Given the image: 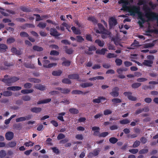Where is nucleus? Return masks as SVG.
Segmentation results:
<instances>
[{"instance_id": "f257e3e1", "label": "nucleus", "mask_w": 158, "mask_h": 158, "mask_svg": "<svg viewBox=\"0 0 158 158\" xmlns=\"http://www.w3.org/2000/svg\"><path fill=\"white\" fill-rule=\"evenodd\" d=\"M119 4H123V8L120 9L121 10H124L129 12L131 15L135 16L136 14L138 15L139 18L140 20L139 21L138 23L140 26H143V24L146 20L143 17V15L140 11V8L139 6H127L128 2L126 0H120L118 2Z\"/></svg>"}, {"instance_id": "f03ea898", "label": "nucleus", "mask_w": 158, "mask_h": 158, "mask_svg": "<svg viewBox=\"0 0 158 158\" xmlns=\"http://www.w3.org/2000/svg\"><path fill=\"white\" fill-rule=\"evenodd\" d=\"M143 9L145 11V16L147 18V21H148L155 16V14L150 11V9L147 6H144Z\"/></svg>"}, {"instance_id": "7ed1b4c3", "label": "nucleus", "mask_w": 158, "mask_h": 158, "mask_svg": "<svg viewBox=\"0 0 158 158\" xmlns=\"http://www.w3.org/2000/svg\"><path fill=\"white\" fill-rule=\"evenodd\" d=\"M147 60H144L143 62V65L148 67H151L153 63V60L154 59L152 55H148L147 57Z\"/></svg>"}, {"instance_id": "20e7f679", "label": "nucleus", "mask_w": 158, "mask_h": 158, "mask_svg": "<svg viewBox=\"0 0 158 158\" xmlns=\"http://www.w3.org/2000/svg\"><path fill=\"white\" fill-rule=\"evenodd\" d=\"M127 69L125 68H120L117 70V72L119 74L118 77L121 79H123L125 77V76L122 75L123 72L126 71Z\"/></svg>"}, {"instance_id": "39448f33", "label": "nucleus", "mask_w": 158, "mask_h": 158, "mask_svg": "<svg viewBox=\"0 0 158 158\" xmlns=\"http://www.w3.org/2000/svg\"><path fill=\"white\" fill-rule=\"evenodd\" d=\"M124 95L126 97H127L131 101H135L137 99L135 97L132 95V93L130 92H126L123 93Z\"/></svg>"}, {"instance_id": "423d86ee", "label": "nucleus", "mask_w": 158, "mask_h": 158, "mask_svg": "<svg viewBox=\"0 0 158 158\" xmlns=\"http://www.w3.org/2000/svg\"><path fill=\"white\" fill-rule=\"evenodd\" d=\"M119 88L117 87L114 88L112 89V91L110 93V94L113 97H117L119 95Z\"/></svg>"}, {"instance_id": "0eeeda50", "label": "nucleus", "mask_w": 158, "mask_h": 158, "mask_svg": "<svg viewBox=\"0 0 158 158\" xmlns=\"http://www.w3.org/2000/svg\"><path fill=\"white\" fill-rule=\"evenodd\" d=\"M13 137L14 133L12 132H7L5 134L6 139L8 140H11Z\"/></svg>"}, {"instance_id": "6e6552de", "label": "nucleus", "mask_w": 158, "mask_h": 158, "mask_svg": "<svg viewBox=\"0 0 158 158\" xmlns=\"http://www.w3.org/2000/svg\"><path fill=\"white\" fill-rule=\"evenodd\" d=\"M101 33L102 34L101 37L103 39H105L110 36V32L107 30L103 31Z\"/></svg>"}, {"instance_id": "1a4fd4ad", "label": "nucleus", "mask_w": 158, "mask_h": 158, "mask_svg": "<svg viewBox=\"0 0 158 158\" xmlns=\"http://www.w3.org/2000/svg\"><path fill=\"white\" fill-rule=\"evenodd\" d=\"M50 34L51 35L55 36H58L60 35V34L58 33L56 30L53 28L50 29Z\"/></svg>"}, {"instance_id": "9d476101", "label": "nucleus", "mask_w": 158, "mask_h": 158, "mask_svg": "<svg viewBox=\"0 0 158 158\" xmlns=\"http://www.w3.org/2000/svg\"><path fill=\"white\" fill-rule=\"evenodd\" d=\"M56 89L61 91V93L64 94H68L70 92L71 90L69 89L66 88H57Z\"/></svg>"}, {"instance_id": "9b49d317", "label": "nucleus", "mask_w": 158, "mask_h": 158, "mask_svg": "<svg viewBox=\"0 0 158 158\" xmlns=\"http://www.w3.org/2000/svg\"><path fill=\"white\" fill-rule=\"evenodd\" d=\"M92 130L93 131H94V135L98 136L100 134L99 130L100 128L97 127H94L92 128Z\"/></svg>"}, {"instance_id": "f8f14e48", "label": "nucleus", "mask_w": 158, "mask_h": 158, "mask_svg": "<svg viewBox=\"0 0 158 158\" xmlns=\"http://www.w3.org/2000/svg\"><path fill=\"white\" fill-rule=\"evenodd\" d=\"M98 28L100 30V31L98 30L95 29V30L96 32L97 33H100L101 32H102L103 31L105 30H106L105 29L103 26L100 23L98 24Z\"/></svg>"}, {"instance_id": "ddd939ff", "label": "nucleus", "mask_w": 158, "mask_h": 158, "mask_svg": "<svg viewBox=\"0 0 158 158\" xmlns=\"http://www.w3.org/2000/svg\"><path fill=\"white\" fill-rule=\"evenodd\" d=\"M8 49L7 46L3 44H0V52H5Z\"/></svg>"}, {"instance_id": "4468645a", "label": "nucleus", "mask_w": 158, "mask_h": 158, "mask_svg": "<svg viewBox=\"0 0 158 158\" xmlns=\"http://www.w3.org/2000/svg\"><path fill=\"white\" fill-rule=\"evenodd\" d=\"M93 85V84L91 82H85L82 83L80 85V86L83 88H85L88 87H91Z\"/></svg>"}, {"instance_id": "2eb2a0df", "label": "nucleus", "mask_w": 158, "mask_h": 158, "mask_svg": "<svg viewBox=\"0 0 158 158\" xmlns=\"http://www.w3.org/2000/svg\"><path fill=\"white\" fill-rule=\"evenodd\" d=\"M7 75H5L4 78L2 80V81L7 84L12 83L11 78H7Z\"/></svg>"}, {"instance_id": "dca6fc26", "label": "nucleus", "mask_w": 158, "mask_h": 158, "mask_svg": "<svg viewBox=\"0 0 158 158\" xmlns=\"http://www.w3.org/2000/svg\"><path fill=\"white\" fill-rule=\"evenodd\" d=\"M11 51L12 52L17 55H19L22 53V52L21 51L17 50L16 48L14 47L12 48L11 49Z\"/></svg>"}, {"instance_id": "f3484780", "label": "nucleus", "mask_w": 158, "mask_h": 158, "mask_svg": "<svg viewBox=\"0 0 158 158\" xmlns=\"http://www.w3.org/2000/svg\"><path fill=\"white\" fill-rule=\"evenodd\" d=\"M42 109L40 107H34L31 109V111L35 113H39L41 111Z\"/></svg>"}, {"instance_id": "a211bd4d", "label": "nucleus", "mask_w": 158, "mask_h": 158, "mask_svg": "<svg viewBox=\"0 0 158 158\" xmlns=\"http://www.w3.org/2000/svg\"><path fill=\"white\" fill-rule=\"evenodd\" d=\"M106 98L103 97H99L98 98L93 100V102L95 103H99L101 102L102 100H106Z\"/></svg>"}, {"instance_id": "6ab92c4d", "label": "nucleus", "mask_w": 158, "mask_h": 158, "mask_svg": "<svg viewBox=\"0 0 158 158\" xmlns=\"http://www.w3.org/2000/svg\"><path fill=\"white\" fill-rule=\"evenodd\" d=\"M113 103V104L114 106H115L117 105V103H120L122 102L121 100L118 98H114L113 99L111 100Z\"/></svg>"}, {"instance_id": "aec40b11", "label": "nucleus", "mask_w": 158, "mask_h": 158, "mask_svg": "<svg viewBox=\"0 0 158 158\" xmlns=\"http://www.w3.org/2000/svg\"><path fill=\"white\" fill-rule=\"evenodd\" d=\"M34 87L37 89L43 91L45 89V87L44 85L40 84H37L34 86Z\"/></svg>"}, {"instance_id": "412c9836", "label": "nucleus", "mask_w": 158, "mask_h": 158, "mask_svg": "<svg viewBox=\"0 0 158 158\" xmlns=\"http://www.w3.org/2000/svg\"><path fill=\"white\" fill-rule=\"evenodd\" d=\"M107 51V49L105 48H102L101 50H97L96 51V53L97 54L104 55L105 53V52Z\"/></svg>"}, {"instance_id": "4be33fe9", "label": "nucleus", "mask_w": 158, "mask_h": 158, "mask_svg": "<svg viewBox=\"0 0 158 158\" xmlns=\"http://www.w3.org/2000/svg\"><path fill=\"white\" fill-rule=\"evenodd\" d=\"M71 29L73 32L76 35H80L81 34V31L80 30L77 29L75 27H73Z\"/></svg>"}, {"instance_id": "5701e85b", "label": "nucleus", "mask_w": 158, "mask_h": 158, "mask_svg": "<svg viewBox=\"0 0 158 158\" xmlns=\"http://www.w3.org/2000/svg\"><path fill=\"white\" fill-rule=\"evenodd\" d=\"M62 60H64L62 63V65L65 66H69L70 65V62L69 61L66 60L64 58H62Z\"/></svg>"}, {"instance_id": "b1692460", "label": "nucleus", "mask_w": 158, "mask_h": 158, "mask_svg": "<svg viewBox=\"0 0 158 158\" xmlns=\"http://www.w3.org/2000/svg\"><path fill=\"white\" fill-rule=\"evenodd\" d=\"M68 77L72 79H78L79 78V75L77 74H73L68 76Z\"/></svg>"}, {"instance_id": "393cba45", "label": "nucleus", "mask_w": 158, "mask_h": 158, "mask_svg": "<svg viewBox=\"0 0 158 158\" xmlns=\"http://www.w3.org/2000/svg\"><path fill=\"white\" fill-rule=\"evenodd\" d=\"M69 112L72 114H76L79 113L78 110L75 108H71L69 110Z\"/></svg>"}, {"instance_id": "a878e982", "label": "nucleus", "mask_w": 158, "mask_h": 158, "mask_svg": "<svg viewBox=\"0 0 158 158\" xmlns=\"http://www.w3.org/2000/svg\"><path fill=\"white\" fill-rule=\"evenodd\" d=\"M109 23L110 25L114 26L117 24V21L114 18H111L109 20Z\"/></svg>"}, {"instance_id": "bb28decb", "label": "nucleus", "mask_w": 158, "mask_h": 158, "mask_svg": "<svg viewBox=\"0 0 158 158\" xmlns=\"http://www.w3.org/2000/svg\"><path fill=\"white\" fill-rule=\"evenodd\" d=\"M62 72L60 70L54 71L52 72V75L53 76H60L62 73Z\"/></svg>"}, {"instance_id": "cd10ccee", "label": "nucleus", "mask_w": 158, "mask_h": 158, "mask_svg": "<svg viewBox=\"0 0 158 158\" xmlns=\"http://www.w3.org/2000/svg\"><path fill=\"white\" fill-rule=\"evenodd\" d=\"M15 41V39L14 37H10L7 39L6 42L7 44H10L14 43Z\"/></svg>"}, {"instance_id": "c85d7f7f", "label": "nucleus", "mask_w": 158, "mask_h": 158, "mask_svg": "<svg viewBox=\"0 0 158 158\" xmlns=\"http://www.w3.org/2000/svg\"><path fill=\"white\" fill-rule=\"evenodd\" d=\"M33 49L35 51H37L38 52L41 51L43 50V48L37 45H35L33 46Z\"/></svg>"}, {"instance_id": "c756f323", "label": "nucleus", "mask_w": 158, "mask_h": 158, "mask_svg": "<svg viewBox=\"0 0 158 158\" xmlns=\"http://www.w3.org/2000/svg\"><path fill=\"white\" fill-rule=\"evenodd\" d=\"M65 114V112H61L59 113V116L57 117V118L62 121H64V120L63 116Z\"/></svg>"}, {"instance_id": "7c9ffc66", "label": "nucleus", "mask_w": 158, "mask_h": 158, "mask_svg": "<svg viewBox=\"0 0 158 158\" xmlns=\"http://www.w3.org/2000/svg\"><path fill=\"white\" fill-rule=\"evenodd\" d=\"M33 89H23L21 91V93L23 94H28L33 92Z\"/></svg>"}, {"instance_id": "2f4dec72", "label": "nucleus", "mask_w": 158, "mask_h": 158, "mask_svg": "<svg viewBox=\"0 0 158 158\" xmlns=\"http://www.w3.org/2000/svg\"><path fill=\"white\" fill-rule=\"evenodd\" d=\"M16 143L15 141H12L9 142L7 144V146L8 147L13 148L16 146Z\"/></svg>"}, {"instance_id": "473e14b6", "label": "nucleus", "mask_w": 158, "mask_h": 158, "mask_svg": "<svg viewBox=\"0 0 158 158\" xmlns=\"http://www.w3.org/2000/svg\"><path fill=\"white\" fill-rule=\"evenodd\" d=\"M95 42L100 47H102L104 44V41H101L99 40H96L95 41Z\"/></svg>"}, {"instance_id": "72a5a7b5", "label": "nucleus", "mask_w": 158, "mask_h": 158, "mask_svg": "<svg viewBox=\"0 0 158 158\" xmlns=\"http://www.w3.org/2000/svg\"><path fill=\"white\" fill-rule=\"evenodd\" d=\"M46 23L43 22H40L37 25V26L41 28L44 29L46 27Z\"/></svg>"}, {"instance_id": "f704fd0d", "label": "nucleus", "mask_w": 158, "mask_h": 158, "mask_svg": "<svg viewBox=\"0 0 158 158\" xmlns=\"http://www.w3.org/2000/svg\"><path fill=\"white\" fill-rule=\"evenodd\" d=\"M28 81L30 82H33L34 83H39L40 80L38 79L34 78H30L28 79Z\"/></svg>"}, {"instance_id": "c9c22d12", "label": "nucleus", "mask_w": 158, "mask_h": 158, "mask_svg": "<svg viewBox=\"0 0 158 158\" xmlns=\"http://www.w3.org/2000/svg\"><path fill=\"white\" fill-rule=\"evenodd\" d=\"M64 48L65 49V52L67 53L71 54L73 53V50L72 48H67V47L66 46L64 47Z\"/></svg>"}, {"instance_id": "e433bc0d", "label": "nucleus", "mask_w": 158, "mask_h": 158, "mask_svg": "<svg viewBox=\"0 0 158 158\" xmlns=\"http://www.w3.org/2000/svg\"><path fill=\"white\" fill-rule=\"evenodd\" d=\"M115 62L116 63V64L118 66L121 65L123 62L122 60L120 59H116L115 60Z\"/></svg>"}, {"instance_id": "4c0bfd02", "label": "nucleus", "mask_w": 158, "mask_h": 158, "mask_svg": "<svg viewBox=\"0 0 158 158\" xmlns=\"http://www.w3.org/2000/svg\"><path fill=\"white\" fill-rule=\"evenodd\" d=\"M130 121L128 119H124L120 121V123L122 124H126L130 123Z\"/></svg>"}, {"instance_id": "58836bf2", "label": "nucleus", "mask_w": 158, "mask_h": 158, "mask_svg": "<svg viewBox=\"0 0 158 158\" xmlns=\"http://www.w3.org/2000/svg\"><path fill=\"white\" fill-rule=\"evenodd\" d=\"M12 92L8 91H6L3 92V96H10L12 95Z\"/></svg>"}, {"instance_id": "ea45409f", "label": "nucleus", "mask_w": 158, "mask_h": 158, "mask_svg": "<svg viewBox=\"0 0 158 158\" xmlns=\"http://www.w3.org/2000/svg\"><path fill=\"white\" fill-rule=\"evenodd\" d=\"M100 151V149L99 148L95 149L93 151L94 156H95L98 155Z\"/></svg>"}, {"instance_id": "a19ab883", "label": "nucleus", "mask_w": 158, "mask_h": 158, "mask_svg": "<svg viewBox=\"0 0 158 158\" xmlns=\"http://www.w3.org/2000/svg\"><path fill=\"white\" fill-rule=\"evenodd\" d=\"M109 140L111 143L113 144L116 143L118 140L117 138L114 137L110 138Z\"/></svg>"}, {"instance_id": "79ce46f5", "label": "nucleus", "mask_w": 158, "mask_h": 158, "mask_svg": "<svg viewBox=\"0 0 158 158\" xmlns=\"http://www.w3.org/2000/svg\"><path fill=\"white\" fill-rule=\"evenodd\" d=\"M112 111L111 110L107 109L104 110L103 111V114L105 115H107L111 114Z\"/></svg>"}, {"instance_id": "37998d69", "label": "nucleus", "mask_w": 158, "mask_h": 158, "mask_svg": "<svg viewBox=\"0 0 158 158\" xmlns=\"http://www.w3.org/2000/svg\"><path fill=\"white\" fill-rule=\"evenodd\" d=\"M141 85V84L139 83H135L131 85V87L133 88H137Z\"/></svg>"}, {"instance_id": "c03bdc74", "label": "nucleus", "mask_w": 158, "mask_h": 158, "mask_svg": "<svg viewBox=\"0 0 158 158\" xmlns=\"http://www.w3.org/2000/svg\"><path fill=\"white\" fill-rule=\"evenodd\" d=\"M24 66L27 68L33 69L34 68V65L30 63H25L24 64Z\"/></svg>"}, {"instance_id": "a18cd8bd", "label": "nucleus", "mask_w": 158, "mask_h": 158, "mask_svg": "<svg viewBox=\"0 0 158 158\" xmlns=\"http://www.w3.org/2000/svg\"><path fill=\"white\" fill-rule=\"evenodd\" d=\"M22 99L24 101H29L31 99L30 96L28 95H25L22 97Z\"/></svg>"}, {"instance_id": "49530a36", "label": "nucleus", "mask_w": 158, "mask_h": 158, "mask_svg": "<svg viewBox=\"0 0 158 158\" xmlns=\"http://www.w3.org/2000/svg\"><path fill=\"white\" fill-rule=\"evenodd\" d=\"M50 62V61L48 60H44L43 61V65L44 67L48 68V64Z\"/></svg>"}, {"instance_id": "de8ad7c7", "label": "nucleus", "mask_w": 158, "mask_h": 158, "mask_svg": "<svg viewBox=\"0 0 158 158\" xmlns=\"http://www.w3.org/2000/svg\"><path fill=\"white\" fill-rule=\"evenodd\" d=\"M72 93L73 94H83V92L82 91L78 90H73L72 92Z\"/></svg>"}, {"instance_id": "09e8293b", "label": "nucleus", "mask_w": 158, "mask_h": 158, "mask_svg": "<svg viewBox=\"0 0 158 158\" xmlns=\"http://www.w3.org/2000/svg\"><path fill=\"white\" fill-rule=\"evenodd\" d=\"M26 120L25 117H22L16 119V121L17 122L23 121Z\"/></svg>"}, {"instance_id": "8fccbe9b", "label": "nucleus", "mask_w": 158, "mask_h": 158, "mask_svg": "<svg viewBox=\"0 0 158 158\" xmlns=\"http://www.w3.org/2000/svg\"><path fill=\"white\" fill-rule=\"evenodd\" d=\"M117 56V55H115L114 53H109L107 55V57L108 58L116 57Z\"/></svg>"}, {"instance_id": "3c124183", "label": "nucleus", "mask_w": 158, "mask_h": 158, "mask_svg": "<svg viewBox=\"0 0 158 158\" xmlns=\"http://www.w3.org/2000/svg\"><path fill=\"white\" fill-rule=\"evenodd\" d=\"M65 137V136L62 133H60L58 135L57 137V139L58 140H60L64 138Z\"/></svg>"}, {"instance_id": "603ef678", "label": "nucleus", "mask_w": 158, "mask_h": 158, "mask_svg": "<svg viewBox=\"0 0 158 158\" xmlns=\"http://www.w3.org/2000/svg\"><path fill=\"white\" fill-rule=\"evenodd\" d=\"M20 36L23 37H27L29 36L28 34L25 32H21L20 33Z\"/></svg>"}, {"instance_id": "864d4df0", "label": "nucleus", "mask_w": 158, "mask_h": 158, "mask_svg": "<svg viewBox=\"0 0 158 158\" xmlns=\"http://www.w3.org/2000/svg\"><path fill=\"white\" fill-rule=\"evenodd\" d=\"M140 144V142L139 141L136 140L135 142L133 145V147L134 148L138 147Z\"/></svg>"}, {"instance_id": "5fc2aeb1", "label": "nucleus", "mask_w": 158, "mask_h": 158, "mask_svg": "<svg viewBox=\"0 0 158 158\" xmlns=\"http://www.w3.org/2000/svg\"><path fill=\"white\" fill-rule=\"evenodd\" d=\"M32 86V85L30 83H27L24 85V87L25 88H30Z\"/></svg>"}, {"instance_id": "6e6d98bb", "label": "nucleus", "mask_w": 158, "mask_h": 158, "mask_svg": "<svg viewBox=\"0 0 158 158\" xmlns=\"http://www.w3.org/2000/svg\"><path fill=\"white\" fill-rule=\"evenodd\" d=\"M6 155V153L5 151L4 150H1L0 152V157L3 158Z\"/></svg>"}, {"instance_id": "4d7b16f0", "label": "nucleus", "mask_w": 158, "mask_h": 158, "mask_svg": "<svg viewBox=\"0 0 158 158\" xmlns=\"http://www.w3.org/2000/svg\"><path fill=\"white\" fill-rule=\"evenodd\" d=\"M62 82L64 83L69 84L71 83V81L68 78H65L63 79Z\"/></svg>"}, {"instance_id": "13d9d810", "label": "nucleus", "mask_w": 158, "mask_h": 158, "mask_svg": "<svg viewBox=\"0 0 158 158\" xmlns=\"http://www.w3.org/2000/svg\"><path fill=\"white\" fill-rule=\"evenodd\" d=\"M77 41L78 42H82L84 40L83 38L80 35L77 36Z\"/></svg>"}, {"instance_id": "bf43d9fd", "label": "nucleus", "mask_w": 158, "mask_h": 158, "mask_svg": "<svg viewBox=\"0 0 158 158\" xmlns=\"http://www.w3.org/2000/svg\"><path fill=\"white\" fill-rule=\"evenodd\" d=\"M88 20L89 21H92L94 23H97V20L93 17H89L88 19Z\"/></svg>"}, {"instance_id": "052dcab7", "label": "nucleus", "mask_w": 158, "mask_h": 158, "mask_svg": "<svg viewBox=\"0 0 158 158\" xmlns=\"http://www.w3.org/2000/svg\"><path fill=\"white\" fill-rule=\"evenodd\" d=\"M108 134V133L107 132H103L101 134L100 133L99 135V137H105Z\"/></svg>"}, {"instance_id": "680f3d73", "label": "nucleus", "mask_w": 158, "mask_h": 158, "mask_svg": "<svg viewBox=\"0 0 158 158\" xmlns=\"http://www.w3.org/2000/svg\"><path fill=\"white\" fill-rule=\"evenodd\" d=\"M59 54V52L55 50H52L51 51L50 54L51 55L57 56Z\"/></svg>"}, {"instance_id": "e2e57ef3", "label": "nucleus", "mask_w": 158, "mask_h": 158, "mask_svg": "<svg viewBox=\"0 0 158 158\" xmlns=\"http://www.w3.org/2000/svg\"><path fill=\"white\" fill-rule=\"evenodd\" d=\"M148 152V150L147 149H143L140 150L139 152V153L140 154H144L147 153Z\"/></svg>"}, {"instance_id": "0e129e2a", "label": "nucleus", "mask_w": 158, "mask_h": 158, "mask_svg": "<svg viewBox=\"0 0 158 158\" xmlns=\"http://www.w3.org/2000/svg\"><path fill=\"white\" fill-rule=\"evenodd\" d=\"M147 80V79L146 78L142 77L138 78L137 80V81L139 82H144Z\"/></svg>"}, {"instance_id": "69168bd1", "label": "nucleus", "mask_w": 158, "mask_h": 158, "mask_svg": "<svg viewBox=\"0 0 158 158\" xmlns=\"http://www.w3.org/2000/svg\"><path fill=\"white\" fill-rule=\"evenodd\" d=\"M129 152L132 154H136L138 152V150L136 149H130Z\"/></svg>"}, {"instance_id": "338daca9", "label": "nucleus", "mask_w": 158, "mask_h": 158, "mask_svg": "<svg viewBox=\"0 0 158 158\" xmlns=\"http://www.w3.org/2000/svg\"><path fill=\"white\" fill-rule=\"evenodd\" d=\"M75 138L77 139L81 140L83 139V136L81 134H78L76 135Z\"/></svg>"}, {"instance_id": "774afa93", "label": "nucleus", "mask_w": 158, "mask_h": 158, "mask_svg": "<svg viewBox=\"0 0 158 158\" xmlns=\"http://www.w3.org/2000/svg\"><path fill=\"white\" fill-rule=\"evenodd\" d=\"M13 91H15L20 90L22 88L20 86H12Z\"/></svg>"}]
</instances>
